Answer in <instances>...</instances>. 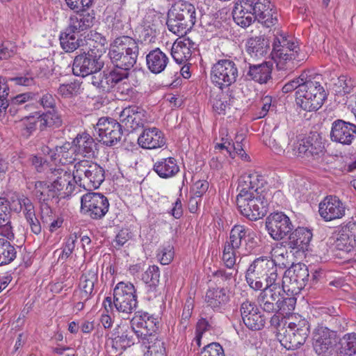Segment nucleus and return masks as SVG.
Listing matches in <instances>:
<instances>
[{"instance_id": "nucleus-61", "label": "nucleus", "mask_w": 356, "mask_h": 356, "mask_svg": "<svg viewBox=\"0 0 356 356\" xmlns=\"http://www.w3.org/2000/svg\"><path fill=\"white\" fill-rule=\"evenodd\" d=\"M139 107L133 106H129L124 108L120 113L118 123L121 124V127H124L125 129L127 128L128 125H130V121L136 115V111L138 110Z\"/></svg>"}, {"instance_id": "nucleus-26", "label": "nucleus", "mask_w": 356, "mask_h": 356, "mask_svg": "<svg viewBox=\"0 0 356 356\" xmlns=\"http://www.w3.org/2000/svg\"><path fill=\"white\" fill-rule=\"evenodd\" d=\"M264 179L261 175L257 172L245 174L240 177L237 190L239 193L237 195L242 197H252L251 195H257L258 193H262L259 190L262 188Z\"/></svg>"}, {"instance_id": "nucleus-41", "label": "nucleus", "mask_w": 356, "mask_h": 356, "mask_svg": "<svg viewBox=\"0 0 356 356\" xmlns=\"http://www.w3.org/2000/svg\"><path fill=\"white\" fill-rule=\"evenodd\" d=\"M295 296L290 292L282 291L275 312L280 313L282 316L291 314L295 309L296 305Z\"/></svg>"}, {"instance_id": "nucleus-22", "label": "nucleus", "mask_w": 356, "mask_h": 356, "mask_svg": "<svg viewBox=\"0 0 356 356\" xmlns=\"http://www.w3.org/2000/svg\"><path fill=\"white\" fill-rule=\"evenodd\" d=\"M312 236V232L309 229L298 227L288 235L285 247L291 250V252H305L309 250Z\"/></svg>"}, {"instance_id": "nucleus-27", "label": "nucleus", "mask_w": 356, "mask_h": 356, "mask_svg": "<svg viewBox=\"0 0 356 356\" xmlns=\"http://www.w3.org/2000/svg\"><path fill=\"white\" fill-rule=\"evenodd\" d=\"M122 81L116 71L111 70L92 74L90 83L99 92L107 93Z\"/></svg>"}, {"instance_id": "nucleus-15", "label": "nucleus", "mask_w": 356, "mask_h": 356, "mask_svg": "<svg viewBox=\"0 0 356 356\" xmlns=\"http://www.w3.org/2000/svg\"><path fill=\"white\" fill-rule=\"evenodd\" d=\"M138 341L135 330L131 325L120 324L113 330L112 337L109 339L108 346L115 354H121L127 348L134 345Z\"/></svg>"}, {"instance_id": "nucleus-1", "label": "nucleus", "mask_w": 356, "mask_h": 356, "mask_svg": "<svg viewBox=\"0 0 356 356\" xmlns=\"http://www.w3.org/2000/svg\"><path fill=\"white\" fill-rule=\"evenodd\" d=\"M142 42L122 35L116 38L111 45L108 56L113 65V71L122 79L129 76V71L136 65Z\"/></svg>"}, {"instance_id": "nucleus-9", "label": "nucleus", "mask_w": 356, "mask_h": 356, "mask_svg": "<svg viewBox=\"0 0 356 356\" xmlns=\"http://www.w3.org/2000/svg\"><path fill=\"white\" fill-rule=\"evenodd\" d=\"M235 60L223 58L218 60L213 65L211 70V79L212 83L220 89L227 88L236 81L238 70Z\"/></svg>"}, {"instance_id": "nucleus-28", "label": "nucleus", "mask_w": 356, "mask_h": 356, "mask_svg": "<svg viewBox=\"0 0 356 356\" xmlns=\"http://www.w3.org/2000/svg\"><path fill=\"white\" fill-rule=\"evenodd\" d=\"M272 70L273 64L270 62H263L260 64L248 63V67L243 70V76L246 80L266 83L271 79Z\"/></svg>"}, {"instance_id": "nucleus-2", "label": "nucleus", "mask_w": 356, "mask_h": 356, "mask_svg": "<svg viewBox=\"0 0 356 356\" xmlns=\"http://www.w3.org/2000/svg\"><path fill=\"white\" fill-rule=\"evenodd\" d=\"M326 152L322 135L310 131L304 136H299L288 144L286 154L308 163L322 161Z\"/></svg>"}, {"instance_id": "nucleus-33", "label": "nucleus", "mask_w": 356, "mask_h": 356, "mask_svg": "<svg viewBox=\"0 0 356 356\" xmlns=\"http://www.w3.org/2000/svg\"><path fill=\"white\" fill-rule=\"evenodd\" d=\"M39 128L44 131L47 128L57 129L63 124L62 115L56 109L46 110L43 112L39 111L37 113Z\"/></svg>"}, {"instance_id": "nucleus-54", "label": "nucleus", "mask_w": 356, "mask_h": 356, "mask_svg": "<svg viewBox=\"0 0 356 356\" xmlns=\"http://www.w3.org/2000/svg\"><path fill=\"white\" fill-rule=\"evenodd\" d=\"M243 323L248 329L252 331H259L264 327L266 324V317L261 312H260L254 315L250 318H244Z\"/></svg>"}, {"instance_id": "nucleus-30", "label": "nucleus", "mask_w": 356, "mask_h": 356, "mask_svg": "<svg viewBox=\"0 0 356 356\" xmlns=\"http://www.w3.org/2000/svg\"><path fill=\"white\" fill-rule=\"evenodd\" d=\"M75 12L76 14L70 17L69 24L66 28L70 33H79L92 26L95 19L93 11L89 13L83 8Z\"/></svg>"}, {"instance_id": "nucleus-58", "label": "nucleus", "mask_w": 356, "mask_h": 356, "mask_svg": "<svg viewBox=\"0 0 356 356\" xmlns=\"http://www.w3.org/2000/svg\"><path fill=\"white\" fill-rule=\"evenodd\" d=\"M14 211L19 213L22 211L24 216H27L35 213V206L32 200L26 195L21 197V201L18 204V207H14Z\"/></svg>"}, {"instance_id": "nucleus-20", "label": "nucleus", "mask_w": 356, "mask_h": 356, "mask_svg": "<svg viewBox=\"0 0 356 356\" xmlns=\"http://www.w3.org/2000/svg\"><path fill=\"white\" fill-rule=\"evenodd\" d=\"M130 325L135 330L136 337L147 336L149 333H155L159 327L157 318L143 311L136 312L130 321Z\"/></svg>"}, {"instance_id": "nucleus-42", "label": "nucleus", "mask_w": 356, "mask_h": 356, "mask_svg": "<svg viewBox=\"0 0 356 356\" xmlns=\"http://www.w3.org/2000/svg\"><path fill=\"white\" fill-rule=\"evenodd\" d=\"M16 257L15 247L7 239L0 238V266L10 264Z\"/></svg>"}, {"instance_id": "nucleus-47", "label": "nucleus", "mask_w": 356, "mask_h": 356, "mask_svg": "<svg viewBox=\"0 0 356 356\" xmlns=\"http://www.w3.org/2000/svg\"><path fill=\"white\" fill-rule=\"evenodd\" d=\"M216 327L217 323L213 316H211L209 318H201L200 319H199L196 325L195 330V339L199 346H200V340L202 334L207 331L216 330Z\"/></svg>"}, {"instance_id": "nucleus-51", "label": "nucleus", "mask_w": 356, "mask_h": 356, "mask_svg": "<svg viewBox=\"0 0 356 356\" xmlns=\"http://www.w3.org/2000/svg\"><path fill=\"white\" fill-rule=\"evenodd\" d=\"M81 84L77 81L60 84L57 92L63 98H70L77 95L80 90Z\"/></svg>"}, {"instance_id": "nucleus-14", "label": "nucleus", "mask_w": 356, "mask_h": 356, "mask_svg": "<svg viewBox=\"0 0 356 356\" xmlns=\"http://www.w3.org/2000/svg\"><path fill=\"white\" fill-rule=\"evenodd\" d=\"M310 325L309 322L303 318L294 322H291L286 330L280 341L288 350H296L300 348L309 337Z\"/></svg>"}, {"instance_id": "nucleus-31", "label": "nucleus", "mask_w": 356, "mask_h": 356, "mask_svg": "<svg viewBox=\"0 0 356 356\" xmlns=\"http://www.w3.org/2000/svg\"><path fill=\"white\" fill-rule=\"evenodd\" d=\"M196 48L195 44L189 38L177 40L172 46L171 56L177 64H184Z\"/></svg>"}, {"instance_id": "nucleus-32", "label": "nucleus", "mask_w": 356, "mask_h": 356, "mask_svg": "<svg viewBox=\"0 0 356 356\" xmlns=\"http://www.w3.org/2000/svg\"><path fill=\"white\" fill-rule=\"evenodd\" d=\"M246 51L252 58H260L266 56L270 51V42L264 35L252 37L247 40Z\"/></svg>"}, {"instance_id": "nucleus-38", "label": "nucleus", "mask_w": 356, "mask_h": 356, "mask_svg": "<svg viewBox=\"0 0 356 356\" xmlns=\"http://www.w3.org/2000/svg\"><path fill=\"white\" fill-rule=\"evenodd\" d=\"M11 208L4 197H0V234L10 239L14 236L11 225Z\"/></svg>"}, {"instance_id": "nucleus-43", "label": "nucleus", "mask_w": 356, "mask_h": 356, "mask_svg": "<svg viewBox=\"0 0 356 356\" xmlns=\"http://www.w3.org/2000/svg\"><path fill=\"white\" fill-rule=\"evenodd\" d=\"M249 235V228L242 225H235L230 231L229 238L226 243L230 245L232 248L238 250L242 244V241Z\"/></svg>"}, {"instance_id": "nucleus-53", "label": "nucleus", "mask_w": 356, "mask_h": 356, "mask_svg": "<svg viewBox=\"0 0 356 356\" xmlns=\"http://www.w3.org/2000/svg\"><path fill=\"white\" fill-rule=\"evenodd\" d=\"M257 20L267 28L275 26L278 22V13L275 6L273 5L270 8H267V10Z\"/></svg>"}, {"instance_id": "nucleus-6", "label": "nucleus", "mask_w": 356, "mask_h": 356, "mask_svg": "<svg viewBox=\"0 0 356 356\" xmlns=\"http://www.w3.org/2000/svg\"><path fill=\"white\" fill-rule=\"evenodd\" d=\"M113 298L106 297L103 302L105 310L108 312L114 306L119 312L131 314L137 307L136 290L131 282H118L113 289Z\"/></svg>"}, {"instance_id": "nucleus-37", "label": "nucleus", "mask_w": 356, "mask_h": 356, "mask_svg": "<svg viewBox=\"0 0 356 356\" xmlns=\"http://www.w3.org/2000/svg\"><path fill=\"white\" fill-rule=\"evenodd\" d=\"M206 301L213 309H223L229 301L228 291L224 287L209 289L206 293Z\"/></svg>"}, {"instance_id": "nucleus-48", "label": "nucleus", "mask_w": 356, "mask_h": 356, "mask_svg": "<svg viewBox=\"0 0 356 356\" xmlns=\"http://www.w3.org/2000/svg\"><path fill=\"white\" fill-rule=\"evenodd\" d=\"M160 272L157 266H151L143 274L142 280L148 284L149 291H154L159 283Z\"/></svg>"}, {"instance_id": "nucleus-35", "label": "nucleus", "mask_w": 356, "mask_h": 356, "mask_svg": "<svg viewBox=\"0 0 356 356\" xmlns=\"http://www.w3.org/2000/svg\"><path fill=\"white\" fill-rule=\"evenodd\" d=\"M153 170L163 179L175 177L179 172V166L174 157L161 159L154 163Z\"/></svg>"}, {"instance_id": "nucleus-63", "label": "nucleus", "mask_w": 356, "mask_h": 356, "mask_svg": "<svg viewBox=\"0 0 356 356\" xmlns=\"http://www.w3.org/2000/svg\"><path fill=\"white\" fill-rule=\"evenodd\" d=\"M200 356H225L222 347L218 343H211L204 346Z\"/></svg>"}, {"instance_id": "nucleus-49", "label": "nucleus", "mask_w": 356, "mask_h": 356, "mask_svg": "<svg viewBox=\"0 0 356 356\" xmlns=\"http://www.w3.org/2000/svg\"><path fill=\"white\" fill-rule=\"evenodd\" d=\"M200 26L207 32H214L221 30L223 27L222 22L215 15H204L200 17Z\"/></svg>"}, {"instance_id": "nucleus-16", "label": "nucleus", "mask_w": 356, "mask_h": 356, "mask_svg": "<svg viewBox=\"0 0 356 356\" xmlns=\"http://www.w3.org/2000/svg\"><path fill=\"white\" fill-rule=\"evenodd\" d=\"M95 131L98 134L96 139L109 147L116 145L122 136L121 124L112 118H100Z\"/></svg>"}, {"instance_id": "nucleus-52", "label": "nucleus", "mask_w": 356, "mask_h": 356, "mask_svg": "<svg viewBox=\"0 0 356 356\" xmlns=\"http://www.w3.org/2000/svg\"><path fill=\"white\" fill-rule=\"evenodd\" d=\"M249 3L252 4L251 6H245L246 8L252 10V13L254 17V21L258 17H261V15L264 14L268 8H270L273 6L269 0H250Z\"/></svg>"}, {"instance_id": "nucleus-44", "label": "nucleus", "mask_w": 356, "mask_h": 356, "mask_svg": "<svg viewBox=\"0 0 356 356\" xmlns=\"http://www.w3.org/2000/svg\"><path fill=\"white\" fill-rule=\"evenodd\" d=\"M75 33H70L65 29V32L60 35V43L66 52H72L83 44V40L76 38Z\"/></svg>"}, {"instance_id": "nucleus-46", "label": "nucleus", "mask_w": 356, "mask_h": 356, "mask_svg": "<svg viewBox=\"0 0 356 356\" xmlns=\"http://www.w3.org/2000/svg\"><path fill=\"white\" fill-rule=\"evenodd\" d=\"M338 356H356V333L343 335Z\"/></svg>"}, {"instance_id": "nucleus-10", "label": "nucleus", "mask_w": 356, "mask_h": 356, "mask_svg": "<svg viewBox=\"0 0 356 356\" xmlns=\"http://www.w3.org/2000/svg\"><path fill=\"white\" fill-rule=\"evenodd\" d=\"M108 198L100 193L88 192L81 197V213L92 220H102L109 210Z\"/></svg>"}, {"instance_id": "nucleus-12", "label": "nucleus", "mask_w": 356, "mask_h": 356, "mask_svg": "<svg viewBox=\"0 0 356 356\" xmlns=\"http://www.w3.org/2000/svg\"><path fill=\"white\" fill-rule=\"evenodd\" d=\"M104 65L102 56L90 49L87 51L81 52L74 58L72 72L76 76L86 77L99 72Z\"/></svg>"}, {"instance_id": "nucleus-25", "label": "nucleus", "mask_w": 356, "mask_h": 356, "mask_svg": "<svg viewBox=\"0 0 356 356\" xmlns=\"http://www.w3.org/2000/svg\"><path fill=\"white\" fill-rule=\"evenodd\" d=\"M74 152L76 155L92 159L98 153V145L88 133L82 132L76 135L72 141Z\"/></svg>"}, {"instance_id": "nucleus-55", "label": "nucleus", "mask_w": 356, "mask_h": 356, "mask_svg": "<svg viewBox=\"0 0 356 356\" xmlns=\"http://www.w3.org/2000/svg\"><path fill=\"white\" fill-rule=\"evenodd\" d=\"M115 87V97L119 100H127L134 94L133 88L128 83L121 81Z\"/></svg>"}, {"instance_id": "nucleus-60", "label": "nucleus", "mask_w": 356, "mask_h": 356, "mask_svg": "<svg viewBox=\"0 0 356 356\" xmlns=\"http://www.w3.org/2000/svg\"><path fill=\"white\" fill-rule=\"evenodd\" d=\"M38 121V116H28L22 120V134L26 137L29 138L36 130Z\"/></svg>"}, {"instance_id": "nucleus-13", "label": "nucleus", "mask_w": 356, "mask_h": 356, "mask_svg": "<svg viewBox=\"0 0 356 356\" xmlns=\"http://www.w3.org/2000/svg\"><path fill=\"white\" fill-rule=\"evenodd\" d=\"M309 277V270L305 264H293L285 271L282 278L284 291L290 292L292 295L299 294L307 285Z\"/></svg>"}, {"instance_id": "nucleus-34", "label": "nucleus", "mask_w": 356, "mask_h": 356, "mask_svg": "<svg viewBox=\"0 0 356 356\" xmlns=\"http://www.w3.org/2000/svg\"><path fill=\"white\" fill-rule=\"evenodd\" d=\"M168 62V56L159 48L151 50L146 56L147 68L153 74H159L164 71Z\"/></svg>"}, {"instance_id": "nucleus-29", "label": "nucleus", "mask_w": 356, "mask_h": 356, "mask_svg": "<svg viewBox=\"0 0 356 356\" xmlns=\"http://www.w3.org/2000/svg\"><path fill=\"white\" fill-rule=\"evenodd\" d=\"M163 133L156 127L143 129L138 138V145L143 149H157L165 145Z\"/></svg>"}, {"instance_id": "nucleus-24", "label": "nucleus", "mask_w": 356, "mask_h": 356, "mask_svg": "<svg viewBox=\"0 0 356 356\" xmlns=\"http://www.w3.org/2000/svg\"><path fill=\"white\" fill-rule=\"evenodd\" d=\"M54 173L56 178L51 183L60 198L71 195L77 185L74 170L71 172L63 169H55Z\"/></svg>"}, {"instance_id": "nucleus-40", "label": "nucleus", "mask_w": 356, "mask_h": 356, "mask_svg": "<svg viewBox=\"0 0 356 356\" xmlns=\"http://www.w3.org/2000/svg\"><path fill=\"white\" fill-rule=\"evenodd\" d=\"M352 230H356V224L350 222L343 228L342 233L335 242L336 248L338 250L350 252L353 249V241H350V232Z\"/></svg>"}, {"instance_id": "nucleus-3", "label": "nucleus", "mask_w": 356, "mask_h": 356, "mask_svg": "<svg viewBox=\"0 0 356 356\" xmlns=\"http://www.w3.org/2000/svg\"><path fill=\"white\" fill-rule=\"evenodd\" d=\"M327 99L326 92L316 76L307 71L302 83L296 92V103L306 111L318 110Z\"/></svg>"}, {"instance_id": "nucleus-50", "label": "nucleus", "mask_w": 356, "mask_h": 356, "mask_svg": "<svg viewBox=\"0 0 356 356\" xmlns=\"http://www.w3.org/2000/svg\"><path fill=\"white\" fill-rule=\"evenodd\" d=\"M355 86V80L345 75H341L338 77L337 81L334 83V90L337 93L344 95L350 94Z\"/></svg>"}, {"instance_id": "nucleus-8", "label": "nucleus", "mask_w": 356, "mask_h": 356, "mask_svg": "<svg viewBox=\"0 0 356 356\" xmlns=\"http://www.w3.org/2000/svg\"><path fill=\"white\" fill-rule=\"evenodd\" d=\"M252 197L236 196L237 208L240 213L249 219L254 221L262 218L268 212V200L262 193L251 195Z\"/></svg>"}, {"instance_id": "nucleus-62", "label": "nucleus", "mask_w": 356, "mask_h": 356, "mask_svg": "<svg viewBox=\"0 0 356 356\" xmlns=\"http://www.w3.org/2000/svg\"><path fill=\"white\" fill-rule=\"evenodd\" d=\"M145 111L140 108H138L137 111H136V115L130 121V125H128L127 130L128 131H134L140 127H143L145 120Z\"/></svg>"}, {"instance_id": "nucleus-7", "label": "nucleus", "mask_w": 356, "mask_h": 356, "mask_svg": "<svg viewBox=\"0 0 356 356\" xmlns=\"http://www.w3.org/2000/svg\"><path fill=\"white\" fill-rule=\"evenodd\" d=\"M77 185L86 191L98 188L105 179V170L97 163L81 160L74 165Z\"/></svg>"}, {"instance_id": "nucleus-57", "label": "nucleus", "mask_w": 356, "mask_h": 356, "mask_svg": "<svg viewBox=\"0 0 356 356\" xmlns=\"http://www.w3.org/2000/svg\"><path fill=\"white\" fill-rule=\"evenodd\" d=\"M238 249L232 248L227 243H225L222 252V261L227 268L232 269L236 264V253Z\"/></svg>"}, {"instance_id": "nucleus-21", "label": "nucleus", "mask_w": 356, "mask_h": 356, "mask_svg": "<svg viewBox=\"0 0 356 356\" xmlns=\"http://www.w3.org/2000/svg\"><path fill=\"white\" fill-rule=\"evenodd\" d=\"M356 137V125L337 119L332 123L330 139L332 142L350 145Z\"/></svg>"}, {"instance_id": "nucleus-36", "label": "nucleus", "mask_w": 356, "mask_h": 356, "mask_svg": "<svg viewBox=\"0 0 356 356\" xmlns=\"http://www.w3.org/2000/svg\"><path fill=\"white\" fill-rule=\"evenodd\" d=\"M250 0H242L239 3H236L233 10L232 16L234 22L243 28L249 26L254 22V17L252 10L246 8L245 6H251Z\"/></svg>"}, {"instance_id": "nucleus-17", "label": "nucleus", "mask_w": 356, "mask_h": 356, "mask_svg": "<svg viewBox=\"0 0 356 356\" xmlns=\"http://www.w3.org/2000/svg\"><path fill=\"white\" fill-rule=\"evenodd\" d=\"M265 225L270 237L275 241L284 239L293 229L291 219L284 212L271 213L266 217Z\"/></svg>"}, {"instance_id": "nucleus-56", "label": "nucleus", "mask_w": 356, "mask_h": 356, "mask_svg": "<svg viewBox=\"0 0 356 356\" xmlns=\"http://www.w3.org/2000/svg\"><path fill=\"white\" fill-rule=\"evenodd\" d=\"M240 312L243 321H244V318H250L261 312L254 302L246 300L241 304Z\"/></svg>"}, {"instance_id": "nucleus-23", "label": "nucleus", "mask_w": 356, "mask_h": 356, "mask_svg": "<svg viewBox=\"0 0 356 356\" xmlns=\"http://www.w3.org/2000/svg\"><path fill=\"white\" fill-rule=\"evenodd\" d=\"M345 211L343 203L336 196H327L319 204V214L325 221L341 218Z\"/></svg>"}, {"instance_id": "nucleus-4", "label": "nucleus", "mask_w": 356, "mask_h": 356, "mask_svg": "<svg viewBox=\"0 0 356 356\" xmlns=\"http://www.w3.org/2000/svg\"><path fill=\"white\" fill-rule=\"evenodd\" d=\"M196 21L195 6L186 1H179L168 10L166 25L170 32L183 36L192 29Z\"/></svg>"}, {"instance_id": "nucleus-39", "label": "nucleus", "mask_w": 356, "mask_h": 356, "mask_svg": "<svg viewBox=\"0 0 356 356\" xmlns=\"http://www.w3.org/2000/svg\"><path fill=\"white\" fill-rule=\"evenodd\" d=\"M96 282H97V270L90 269L82 275L80 282L81 299L86 301L90 298Z\"/></svg>"}, {"instance_id": "nucleus-5", "label": "nucleus", "mask_w": 356, "mask_h": 356, "mask_svg": "<svg viewBox=\"0 0 356 356\" xmlns=\"http://www.w3.org/2000/svg\"><path fill=\"white\" fill-rule=\"evenodd\" d=\"M246 281L254 290H260L266 284L277 280V266L275 261L268 257L255 259L248 267L245 274Z\"/></svg>"}, {"instance_id": "nucleus-18", "label": "nucleus", "mask_w": 356, "mask_h": 356, "mask_svg": "<svg viewBox=\"0 0 356 356\" xmlns=\"http://www.w3.org/2000/svg\"><path fill=\"white\" fill-rule=\"evenodd\" d=\"M337 343V332L326 327H318L313 332L312 346L318 356L331 355Z\"/></svg>"}, {"instance_id": "nucleus-45", "label": "nucleus", "mask_w": 356, "mask_h": 356, "mask_svg": "<svg viewBox=\"0 0 356 356\" xmlns=\"http://www.w3.org/2000/svg\"><path fill=\"white\" fill-rule=\"evenodd\" d=\"M296 49H286L278 46L276 43H273V49L271 51L272 58L279 63L286 62L287 60H295L298 56V51Z\"/></svg>"}, {"instance_id": "nucleus-59", "label": "nucleus", "mask_w": 356, "mask_h": 356, "mask_svg": "<svg viewBox=\"0 0 356 356\" xmlns=\"http://www.w3.org/2000/svg\"><path fill=\"white\" fill-rule=\"evenodd\" d=\"M174 257V248L170 244L162 246L157 254V258L162 265L169 264Z\"/></svg>"}, {"instance_id": "nucleus-19", "label": "nucleus", "mask_w": 356, "mask_h": 356, "mask_svg": "<svg viewBox=\"0 0 356 356\" xmlns=\"http://www.w3.org/2000/svg\"><path fill=\"white\" fill-rule=\"evenodd\" d=\"M260 293L257 297V302L263 312L266 313L275 312L277 305L281 298L283 285L275 282L266 284L263 289H260Z\"/></svg>"}, {"instance_id": "nucleus-11", "label": "nucleus", "mask_w": 356, "mask_h": 356, "mask_svg": "<svg viewBox=\"0 0 356 356\" xmlns=\"http://www.w3.org/2000/svg\"><path fill=\"white\" fill-rule=\"evenodd\" d=\"M34 186L35 195L40 203V219L42 223H49L52 220L51 203H58L60 196L51 182L38 181Z\"/></svg>"}, {"instance_id": "nucleus-64", "label": "nucleus", "mask_w": 356, "mask_h": 356, "mask_svg": "<svg viewBox=\"0 0 356 356\" xmlns=\"http://www.w3.org/2000/svg\"><path fill=\"white\" fill-rule=\"evenodd\" d=\"M17 51V47L14 43L6 41L0 47V60H6L13 56Z\"/></svg>"}]
</instances>
